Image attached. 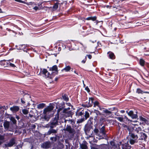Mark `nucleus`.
<instances>
[{"label": "nucleus", "instance_id": "34", "mask_svg": "<svg viewBox=\"0 0 149 149\" xmlns=\"http://www.w3.org/2000/svg\"><path fill=\"white\" fill-rule=\"evenodd\" d=\"M94 107H95L96 106H97L99 107V109L100 110H101V108L99 106V102L97 101L95 102L94 103Z\"/></svg>", "mask_w": 149, "mask_h": 149}, {"label": "nucleus", "instance_id": "37", "mask_svg": "<svg viewBox=\"0 0 149 149\" xmlns=\"http://www.w3.org/2000/svg\"><path fill=\"white\" fill-rule=\"evenodd\" d=\"M22 112L25 115H26L28 113V110L25 109H23L22 110Z\"/></svg>", "mask_w": 149, "mask_h": 149}, {"label": "nucleus", "instance_id": "59", "mask_svg": "<svg viewBox=\"0 0 149 149\" xmlns=\"http://www.w3.org/2000/svg\"><path fill=\"white\" fill-rule=\"evenodd\" d=\"M58 50H61V49H60V47L58 48Z\"/></svg>", "mask_w": 149, "mask_h": 149}, {"label": "nucleus", "instance_id": "45", "mask_svg": "<svg viewBox=\"0 0 149 149\" xmlns=\"http://www.w3.org/2000/svg\"><path fill=\"white\" fill-rule=\"evenodd\" d=\"M61 110H62V108H59L58 109V110H57V115H58V116H59L58 113L60 111H61Z\"/></svg>", "mask_w": 149, "mask_h": 149}, {"label": "nucleus", "instance_id": "57", "mask_svg": "<svg viewBox=\"0 0 149 149\" xmlns=\"http://www.w3.org/2000/svg\"><path fill=\"white\" fill-rule=\"evenodd\" d=\"M58 78H55V80L56 81L58 80Z\"/></svg>", "mask_w": 149, "mask_h": 149}, {"label": "nucleus", "instance_id": "21", "mask_svg": "<svg viewBox=\"0 0 149 149\" xmlns=\"http://www.w3.org/2000/svg\"><path fill=\"white\" fill-rule=\"evenodd\" d=\"M50 70L52 71H56V72H57V67L56 65L53 66L50 69Z\"/></svg>", "mask_w": 149, "mask_h": 149}, {"label": "nucleus", "instance_id": "44", "mask_svg": "<svg viewBox=\"0 0 149 149\" xmlns=\"http://www.w3.org/2000/svg\"><path fill=\"white\" fill-rule=\"evenodd\" d=\"M50 139L52 141H53L54 140L55 141H56V137H52L50 138Z\"/></svg>", "mask_w": 149, "mask_h": 149}, {"label": "nucleus", "instance_id": "9", "mask_svg": "<svg viewBox=\"0 0 149 149\" xmlns=\"http://www.w3.org/2000/svg\"><path fill=\"white\" fill-rule=\"evenodd\" d=\"M65 130L68 131L70 133L74 134L75 133V131L72 128L71 126L67 125Z\"/></svg>", "mask_w": 149, "mask_h": 149}, {"label": "nucleus", "instance_id": "54", "mask_svg": "<svg viewBox=\"0 0 149 149\" xmlns=\"http://www.w3.org/2000/svg\"><path fill=\"white\" fill-rule=\"evenodd\" d=\"M36 127V126L35 125H32V127L33 128H35Z\"/></svg>", "mask_w": 149, "mask_h": 149}, {"label": "nucleus", "instance_id": "16", "mask_svg": "<svg viewBox=\"0 0 149 149\" xmlns=\"http://www.w3.org/2000/svg\"><path fill=\"white\" fill-rule=\"evenodd\" d=\"M50 143L48 142H46L42 144L41 147L44 148H48L49 147Z\"/></svg>", "mask_w": 149, "mask_h": 149}, {"label": "nucleus", "instance_id": "12", "mask_svg": "<svg viewBox=\"0 0 149 149\" xmlns=\"http://www.w3.org/2000/svg\"><path fill=\"white\" fill-rule=\"evenodd\" d=\"M92 128V126L90 124H86L84 128V130L86 133H88L91 129Z\"/></svg>", "mask_w": 149, "mask_h": 149}, {"label": "nucleus", "instance_id": "43", "mask_svg": "<svg viewBox=\"0 0 149 149\" xmlns=\"http://www.w3.org/2000/svg\"><path fill=\"white\" fill-rule=\"evenodd\" d=\"M66 104L67 106H69L71 107V109L72 108V106L71 105V104L70 103H67Z\"/></svg>", "mask_w": 149, "mask_h": 149}, {"label": "nucleus", "instance_id": "22", "mask_svg": "<svg viewBox=\"0 0 149 149\" xmlns=\"http://www.w3.org/2000/svg\"><path fill=\"white\" fill-rule=\"evenodd\" d=\"M96 19V17L94 16L93 17H89L86 19L87 20H92L93 21H95Z\"/></svg>", "mask_w": 149, "mask_h": 149}, {"label": "nucleus", "instance_id": "35", "mask_svg": "<svg viewBox=\"0 0 149 149\" xmlns=\"http://www.w3.org/2000/svg\"><path fill=\"white\" fill-rule=\"evenodd\" d=\"M43 118L45 120L48 121L49 119V116H47L46 115H45L44 116Z\"/></svg>", "mask_w": 149, "mask_h": 149}, {"label": "nucleus", "instance_id": "14", "mask_svg": "<svg viewBox=\"0 0 149 149\" xmlns=\"http://www.w3.org/2000/svg\"><path fill=\"white\" fill-rule=\"evenodd\" d=\"M3 126L5 130H8L10 127V123L9 122L5 121L4 122Z\"/></svg>", "mask_w": 149, "mask_h": 149}, {"label": "nucleus", "instance_id": "5", "mask_svg": "<svg viewBox=\"0 0 149 149\" xmlns=\"http://www.w3.org/2000/svg\"><path fill=\"white\" fill-rule=\"evenodd\" d=\"M40 73L43 74L45 77L52 79L53 77V75L51 74L45 69H41L40 71Z\"/></svg>", "mask_w": 149, "mask_h": 149}, {"label": "nucleus", "instance_id": "11", "mask_svg": "<svg viewBox=\"0 0 149 149\" xmlns=\"http://www.w3.org/2000/svg\"><path fill=\"white\" fill-rule=\"evenodd\" d=\"M128 115L131 117L132 119L136 118L138 117V116L136 114H134L133 111H130L129 112L126 111Z\"/></svg>", "mask_w": 149, "mask_h": 149}, {"label": "nucleus", "instance_id": "23", "mask_svg": "<svg viewBox=\"0 0 149 149\" xmlns=\"http://www.w3.org/2000/svg\"><path fill=\"white\" fill-rule=\"evenodd\" d=\"M62 97H63V99L64 100H65L66 101H68V100H69V98H68V96L67 95L64 94L62 95Z\"/></svg>", "mask_w": 149, "mask_h": 149}, {"label": "nucleus", "instance_id": "36", "mask_svg": "<svg viewBox=\"0 0 149 149\" xmlns=\"http://www.w3.org/2000/svg\"><path fill=\"white\" fill-rule=\"evenodd\" d=\"M84 120V118H81L79 120H78L77 121V123H81Z\"/></svg>", "mask_w": 149, "mask_h": 149}, {"label": "nucleus", "instance_id": "1", "mask_svg": "<svg viewBox=\"0 0 149 149\" xmlns=\"http://www.w3.org/2000/svg\"><path fill=\"white\" fill-rule=\"evenodd\" d=\"M127 138V141H129L131 145H133L138 142L137 139L138 137L136 132L128 135Z\"/></svg>", "mask_w": 149, "mask_h": 149}, {"label": "nucleus", "instance_id": "26", "mask_svg": "<svg viewBox=\"0 0 149 149\" xmlns=\"http://www.w3.org/2000/svg\"><path fill=\"white\" fill-rule=\"evenodd\" d=\"M58 3H56L54 4V6L53 7V10H56L58 7Z\"/></svg>", "mask_w": 149, "mask_h": 149}, {"label": "nucleus", "instance_id": "46", "mask_svg": "<svg viewBox=\"0 0 149 149\" xmlns=\"http://www.w3.org/2000/svg\"><path fill=\"white\" fill-rule=\"evenodd\" d=\"M85 89L87 92H90V90L88 87H86Z\"/></svg>", "mask_w": 149, "mask_h": 149}, {"label": "nucleus", "instance_id": "15", "mask_svg": "<svg viewBox=\"0 0 149 149\" xmlns=\"http://www.w3.org/2000/svg\"><path fill=\"white\" fill-rule=\"evenodd\" d=\"M15 140L14 139H12L10 142L7 144V146L8 147L12 146L15 143Z\"/></svg>", "mask_w": 149, "mask_h": 149}, {"label": "nucleus", "instance_id": "6", "mask_svg": "<svg viewBox=\"0 0 149 149\" xmlns=\"http://www.w3.org/2000/svg\"><path fill=\"white\" fill-rule=\"evenodd\" d=\"M53 109L54 107L52 105L48 106L43 110V113L45 115L48 114Z\"/></svg>", "mask_w": 149, "mask_h": 149}, {"label": "nucleus", "instance_id": "62", "mask_svg": "<svg viewBox=\"0 0 149 149\" xmlns=\"http://www.w3.org/2000/svg\"><path fill=\"white\" fill-rule=\"evenodd\" d=\"M108 6H107V7H108Z\"/></svg>", "mask_w": 149, "mask_h": 149}, {"label": "nucleus", "instance_id": "20", "mask_svg": "<svg viewBox=\"0 0 149 149\" xmlns=\"http://www.w3.org/2000/svg\"><path fill=\"white\" fill-rule=\"evenodd\" d=\"M45 105V104L42 103L39 104L38 105L37 108L38 109H42Z\"/></svg>", "mask_w": 149, "mask_h": 149}, {"label": "nucleus", "instance_id": "33", "mask_svg": "<svg viewBox=\"0 0 149 149\" xmlns=\"http://www.w3.org/2000/svg\"><path fill=\"white\" fill-rule=\"evenodd\" d=\"M84 116L85 118L86 119V120L89 117V113L87 111H86L85 112Z\"/></svg>", "mask_w": 149, "mask_h": 149}, {"label": "nucleus", "instance_id": "50", "mask_svg": "<svg viewBox=\"0 0 149 149\" xmlns=\"http://www.w3.org/2000/svg\"><path fill=\"white\" fill-rule=\"evenodd\" d=\"M80 44L82 45L84 48L85 49L86 48V46L85 45H83L82 43H80Z\"/></svg>", "mask_w": 149, "mask_h": 149}, {"label": "nucleus", "instance_id": "31", "mask_svg": "<svg viewBox=\"0 0 149 149\" xmlns=\"http://www.w3.org/2000/svg\"><path fill=\"white\" fill-rule=\"evenodd\" d=\"M139 63L140 65L141 66H143L144 65L145 62L143 60L141 59L140 60Z\"/></svg>", "mask_w": 149, "mask_h": 149}, {"label": "nucleus", "instance_id": "7", "mask_svg": "<svg viewBox=\"0 0 149 149\" xmlns=\"http://www.w3.org/2000/svg\"><path fill=\"white\" fill-rule=\"evenodd\" d=\"M59 118V116L58 115L57 116V117H55L53 121L51 123V125L50 126L51 128H53L54 126L57 125H59L58 124V120Z\"/></svg>", "mask_w": 149, "mask_h": 149}, {"label": "nucleus", "instance_id": "53", "mask_svg": "<svg viewBox=\"0 0 149 149\" xmlns=\"http://www.w3.org/2000/svg\"><path fill=\"white\" fill-rule=\"evenodd\" d=\"M16 118L17 120H19V116H17V115H16Z\"/></svg>", "mask_w": 149, "mask_h": 149}, {"label": "nucleus", "instance_id": "60", "mask_svg": "<svg viewBox=\"0 0 149 149\" xmlns=\"http://www.w3.org/2000/svg\"><path fill=\"white\" fill-rule=\"evenodd\" d=\"M83 83H84V86H85V85L84 84V81H83Z\"/></svg>", "mask_w": 149, "mask_h": 149}, {"label": "nucleus", "instance_id": "17", "mask_svg": "<svg viewBox=\"0 0 149 149\" xmlns=\"http://www.w3.org/2000/svg\"><path fill=\"white\" fill-rule=\"evenodd\" d=\"M110 144L111 145H113V148L114 149H120V147L119 144L115 145L113 142H110Z\"/></svg>", "mask_w": 149, "mask_h": 149}, {"label": "nucleus", "instance_id": "48", "mask_svg": "<svg viewBox=\"0 0 149 149\" xmlns=\"http://www.w3.org/2000/svg\"><path fill=\"white\" fill-rule=\"evenodd\" d=\"M10 65L13 67H15V65L11 63H10Z\"/></svg>", "mask_w": 149, "mask_h": 149}, {"label": "nucleus", "instance_id": "47", "mask_svg": "<svg viewBox=\"0 0 149 149\" xmlns=\"http://www.w3.org/2000/svg\"><path fill=\"white\" fill-rule=\"evenodd\" d=\"M86 56H87L89 59H91L92 58V56L90 55H87Z\"/></svg>", "mask_w": 149, "mask_h": 149}, {"label": "nucleus", "instance_id": "27", "mask_svg": "<svg viewBox=\"0 0 149 149\" xmlns=\"http://www.w3.org/2000/svg\"><path fill=\"white\" fill-rule=\"evenodd\" d=\"M71 69V68L69 66H66L65 68H64L63 70H65L66 72H68L70 71Z\"/></svg>", "mask_w": 149, "mask_h": 149}, {"label": "nucleus", "instance_id": "3", "mask_svg": "<svg viewBox=\"0 0 149 149\" xmlns=\"http://www.w3.org/2000/svg\"><path fill=\"white\" fill-rule=\"evenodd\" d=\"M122 126L125 130L128 131L129 135L136 133L135 132H136V131L137 130V128L134 129L133 127L131 126H128L124 124H123Z\"/></svg>", "mask_w": 149, "mask_h": 149}, {"label": "nucleus", "instance_id": "25", "mask_svg": "<svg viewBox=\"0 0 149 149\" xmlns=\"http://www.w3.org/2000/svg\"><path fill=\"white\" fill-rule=\"evenodd\" d=\"M63 121H64V122L65 123H66V122L67 121H69L70 122H71V123H72V124L74 123H75L74 122V121H72V120H65L63 118H62L61 122L63 123Z\"/></svg>", "mask_w": 149, "mask_h": 149}, {"label": "nucleus", "instance_id": "8", "mask_svg": "<svg viewBox=\"0 0 149 149\" xmlns=\"http://www.w3.org/2000/svg\"><path fill=\"white\" fill-rule=\"evenodd\" d=\"M117 120L121 122H123L126 123L128 121L130 120L126 116H124V117H118L117 118Z\"/></svg>", "mask_w": 149, "mask_h": 149}, {"label": "nucleus", "instance_id": "55", "mask_svg": "<svg viewBox=\"0 0 149 149\" xmlns=\"http://www.w3.org/2000/svg\"><path fill=\"white\" fill-rule=\"evenodd\" d=\"M125 111L124 110H121L120 112L122 113H124Z\"/></svg>", "mask_w": 149, "mask_h": 149}, {"label": "nucleus", "instance_id": "42", "mask_svg": "<svg viewBox=\"0 0 149 149\" xmlns=\"http://www.w3.org/2000/svg\"><path fill=\"white\" fill-rule=\"evenodd\" d=\"M33 9L36 11H37L38 10H39L40 9L39 8H38V7H37L36 6L34 7H33Z\"/></svg>", "mask_w": 149, "mask_h": 149}, {"label": "nucleus", "instance_id": "40", "mask_svg": "<svg viewBox=\"0 0 149 149\" xmlns=\"http://www.w3.org/2000/svg\"><path fill=\"white\" fill-rule=\"evenodd\" d=\"M140 119L142 121L146 123L147 121V120L145 118L142 117H140Z\"/></svg>", "mask_w": 149, "mask_h": 149}, {"label": "nucleus", "instance_id": "56", "mask_svg": "<svg viewBox=\"0 0 149 149\" xmlns=\"http://www.w3.org/2000/svg\"><path fill=\"white\" fill-rule=\"evenodd\" d=\"M86 61V60H83L81 62L83 63H85Z\"/></svg>", "mask_w": 149, "mask_h": 149}, {"label": "nucleus", "instance_id": "24", "mask_svg": "<svg viewBox=\"0 0 149 149\" xmlns=\"http://www.w3.org/2000/svg\"><path fill=\"white\" fill-rule=\"evenodd\" d=\"M104 126H103L100 129V132L104 135L105 134V132L104 131Z\"/></svg>", "mask_w": 149, "mask_h": 149}, {"label": "nucleus", "instance_id": "51", "mask_svg": "<svg viewBox=\"0 0 149 149\" xmlns=\"http://www.w3.org/2000/svg\"><path fill=\"white\" fill-rule=\"evenodd\" d=\"M83 114V113L81 112H80L79 113V116H81V115H82Z\"/></svg>", "mask_w": 149, "mask_h": 149}, {"label": "nucleus", "instance_id": "18", "mask_svg": "<svg viewBox=\"0 0 149 149\" xmlns=\"http://www.w3.org/2000/svg\"><path fill=\"white\" fill-rule=\"evenodd\" d=\"M57 131L54 129H51L49 130L47 133V135H49L52 133H56Z\"/></svg>", "mask_w": 149, "mask_h": 149}, {"label": "nucleus", "instance_id": "10", "mask_svg": "<svg viewBox=\"0 0 149 149\" xmlns=\"http://www.w3.org/2000/svg\"><path fill=\"white\" fill-rule=\"evenodd\" d=\"M93 98H90L89 102L85 104H83V106L87 107H91L93 102Z\"/></svg>", "mask_w": 149, "mask_h": 149}, {"label": "nucleus", "instance_id": "4", "mask_svg": "<svg viewBox=\"0 0 149 149\" xmlns=\"http://www.w3.org/2000/svg\"><path fill=\"white\" fill-rule=\"evenodd\" d=\"M128 142V141L125 139L120 142L122 149H131V146H129Z\"/></svg>", "mask_w": 149, "mask_h": 149}, {"label": "nucleus", "instance_id": "2", "mask_svg": "<svg viewBox=\"0 0 149 149\" xmlns=\"http://www.w3.org/2000/svg\"><path fill=\"white\" fill-rule=\"evenodd\" d=\"M135 132L139 140L145 141L147 138V136L145 133L142 132L141 129L140 127L137 128V130Z\"/></svg>", "mask_w": 149, "mask_h": 149}, {"label": "nucleus", "instance_id": "30", "mask_svg": "<svg viewBox=\"0 0 149 149\" xmlns=\"http://www.w3.org/2000/svg\"><path fill=\"white\" fill-rule=\"evenodd\" d=\"M95 134L96 135H98L99 132V130L98 129L95 128L93 130Z\"/></svg>", "mask_w": 149, "mask_h": 149}, {"label": "nucleus", "instance_id": "29", "mask_svg": "<svg viewBox=\"0 0 149 149\" xmlns=\"http://www.w3.org/2000/svg\"><path fill=\"white\" fill-rule=\"evenodd\" d=\"M136 92L138 93H141L142 94L143 93H148L147 92H143L140 89H137L136 90Z\"/></svg>", "mask_w": 149, "mask_h": 149}, {"label": "nucleus", "instance_id": "38", "mask_svg": "<svg viewBox=\"0 0 149 149\" xmlns=\"http://www.w3.org/2000/svg\"><path fill=\"white\" fill-rule=\"evenodd\" d=\"M103 111H104V112L106 113H107L109 114H111V111H110L107 109L104 110H103Z\"/></svg>", "mask_w": 149, "mask_h": 149}, {"label": "nucleus", "instance_id": "39", "mask_svg": "<svg viewBox=\"0 0 149 149\" xmlns=\"http://www.w3.org/2000/svg\"><path fill=\"white\" fill-rule=\"evenodd\" d=\"M71 107H68L67 108H65L63 110V112L64 113H66L67 112V111L68 110H69L70 109Z\"/></svg>", "mask_w": 149, "mask_h": 149}, {"label": "nucleus", "instance_id": "19", "mask_svg": "<svg viewBox=\"0 0 149 149\" xmlns=\"http://www.w3.org/2000/svg\"><path fill=\"white\" fill-rule=\"evenodd\" d=\"M108 54H109L110 58L112 59H114L115 58V56L112 52H109L108 53Z\"/></svg>", "mask_w": 149, "mask_h": 149}, {"label": "nucleus", "instance_id": "52", "mask_svg": "<svg viewBox=\"0 0 149 149\" xmlns=\"http://www.w3.org/2000/svg\"><path fill=\"white\" fill-rule=\"evenodd\" d=\"M21 101L22 103L23 104H24L25 103V102L24 100H23L22 99H21Z\"/></svg>", "mask_w": 149, "mask_h": 149}, {"label": "nucleus", "instance_id": "61", "mask_svg": "<svg viewBox=\"0 0 149 149\" xmlns=\"http://www.w3.org/2000/svg\"><path fill=\"white\" fill-rule=\"evenodd\" d=\"M74 73L77 74V73L76 72V71H74Z\"/></svg>", "mask_w": 149, "mask_h": 149}, {"label": "nucleus", "instance_id": "58", "mask_svg": "<svg viewBox=\"0 0 149 149\" xmlns=\"http://www.w3.org/2000/svg\"><path fill=\"white\" fill-rule=\"evenodd\" d=\"M2 13V10L0 8V13Z\"/></svg>", "mask_w": 149, "mask_h": 149}, {"label": "nucleus", "instance_id": "49", "mask_svg": "<svg viewBox=\"0 0 149 149\" xmlns=\"http://www.w3.org/2000/svg\"><path fill=\"white\" fill-rule=\"evenodd\" d=\"M4 139V137L0 135V140H3Z\"/></svg>", "mask_w": 149, "mask_h": 149}, {"label": "nucleus", "instance_id": "41", "mask_svg": "<svg viewBox=\"0 0 149 149\" xmlns=\"http://www.w3.org/2000/svg\"><path fill=\"white\" fill-rule=\"evenodd\" d=\"M94 111H95L94 112L97 115H98L100 114V113L99 111L96 110H95Z\"/></svg>", "mask_w": 149, "mask_h": 149}, {"label": "nucleus", "instance_id": "13", "mask_svg": "<svg viewBox=\"0 0 149 149\" xmlns=\"http://www.w3.org/2000/svg\"><path fill=\"white\" fill-rule=\"evenodd\" d=\"M19 107L17 106H14L10 108V110L13 112H16L19 111Z\"/></svg>", "mask_w": 149, "mask_h": 149}, {"label": "nucleus", "instance_id": "28", "mask_svg": "<svg viewBox=\"0 0 149 149\" xmlns=\"http://www.w3.org/2000/svg\"><path fill=\"white\" fill-rule=\"evenodd\" d=\"M10 119L14 124H15L16 123L17 121L14 118L11 117L10 118Z\"/></svg>", "mask_w": 149, "mask_h": 149}, {"label": "nucleus", "instance_id": "32", "mask_svg": "<svg viewBox=\"0 0 149 149\" xmlns=\"http://www.w3.org/2000/svg\"><path fill=\"white\" fill-rule=\"evenodd\" d=\"M80 147L82 149H87V146L84 144H81Z\"/></svg>", "mask_w": 149, "mask_h": 149}]
</instances>
